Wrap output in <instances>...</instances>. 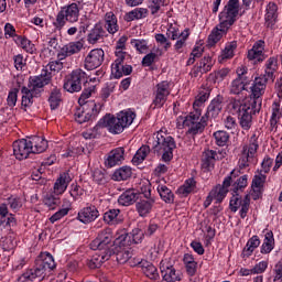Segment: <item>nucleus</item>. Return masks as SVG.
Here are the masks:
<instances>
[{
	"mask_svg": "<svg viewBox=\"0 0 282 282\" xmlns=\"http://www.w3.org/2000/svg\"><path fill=\"white\" fill-rule=\"evenodd\" d=\"M116 90V83H107L100 91V98L104 102H107V99L112 95Z\"/></svg>",
	"mask_w": 282,
	"mask_h": 282,
	"instance_id": "obj_57",
	"label": "nucleus"
},
{
	"mask_svg": "<svg viewBox=\"0 0 282 282\" xmlns=\"http://www.w3.org/2000/svg\"><path fill=\"white\" fill-rule=\"evenodd\" d=\"M192 116L195 118L193 121V128L191 129V133H193V138H195L197 134H202L207 126V121L209 119H214L206 113L200 118L202 116V109H197L192 111Z\"/></svg>",
	"mask_w": 282,
	"mask_h": 282,
	"instance_id": "obj_15",
	"label": "nucleus"
},
{
	"mask_svg": "<svg viewBox=\"0 0 282 282\" xmlns=\"http://www.w3.org/2000/svg\"><path fill=\"white\" fill-rule=\"evenodd\" d=\"M258 149H259L258 135L253 133L250 138L249 147H248V150H246V154L250 155L251 158H254V154L257 153Z\"/></svg>",
	"mask_w": 282,
	"mask_h": 282,
	"instance_id": "obj_59",
	"label": "nucleus"
},
{
	"mask_svg": "<svg viewBox=\"0 0 282 282\" xmlns=\"http://www.w3.org/2000/svg\"><path fill=\"white\" fill-rule=\"evenodd\" d=\"M89 246L93 250L108 253V256L113 257V254H116L113 229L109 227L101 229Z\"/></svg>",
	"mask_w": 282,
	"mask_h": 282,
	"instance_id": "obj_7",
	"label": "nucleus"
},
{
	"mask_svg": "<svg viewBox=\"0 0 282 282\" xmlns=\"http://www.w3.org/2000/svg\"><path fill=\"white\" fill-rule=\"evenodd\" d=\"M213 137L215 139V143L218 147H226L230 139L229 133L226 131H223V130H218V131L214 132Z\"/></svg>",
	"mask_w": 282,
	"mask_h": 282,
	"instance_id": "obj_49",
	"label": "nucleus"
},
{
	"mask_svg": "<svg viewBox=\"0 0 282 282\" xmlns=\"http://www.w3.org/2000/svg\"><path fill=\"white\" fill-rule=\"evenodd\" d=\"M156 189L162 200H164L167 204H172L174 202V194L170 188H167V186L159 185Z\"/></svg>",
	"mask_w": 282,
	"mask_h": 282,
	"instance_id": "obj_48",
	"label": "nucleus"
},
{
	"mask_svg": "<svg viewBox=\"0 0 282 282\" xmlns=\"http://www.w3.org/2000/svg\"><path fill=\"white\" fill-rule=\"evenodd\" d=\"M56 269V261L54 256L50 252H41L35 259V263L32 268H28L15 282H34L43 281L47 273Z\"/></svg>",
	"mask_w": 282,
	"mask_h": 282,
	"instance_id": "obj_2",
	"label": "nucleus"
},
{
	"mask_svg": "<svg viewBox=\"0 0 282 282\" xmlns=\"http://www.w3.org/2000/svg\"><path fill=\"white\" fill-rule=\"evenodd\" d=\"M29 143L31 145V150L33 154H41L47 150V140L43 137L33 135L29 138Z\"/></svg>",
	"mask_w": 282,
	"mask_h": 282,
	"instance_id": "obj_25",
	"label": "nucleus"
},
{
	"mask_svg": "<svg viewBox=\"0 0 282 282\" xmlns=\"http://www.w3.org/2000/svg\"><path fill=\"white\" fill-rule=\"evenodd\" d=\"M229 208L232 213H236L239 208H242V196L240 193H232V197L229 202Z\"/></svg>",
	"mask_w": 282,
	"mask_h": 282,
	"instance_id": "obj_54",
	"label": "nucleus"
},
{
	"mask_svg": "<svg viewBox=\"0 0 282 282\" xmlns=\"http://www.w3.org/2000/svg\"><path fill=\"white\" fill-rule=\"evenodd\" d=\"M196 181L194 180V177H191V178H187L185 182H184V185L180 187V193L183 194V195H188L193 192H195L196 189Z\"/></svg>",
	"mask_w": 282,
	"mask_h": 282,
	"instance_id": "obj_52",
	"label": "nucleus"
},
{
	"mask_svg": "<svg viewBox=\"0 0 282 282\" xmlns=\"http://www.w3.org/2000/svg\"><path fill=\"white\" fill-rule=\"evenodd\" d=\"M171 83L167 80H163L159 83L153 91V100L151 104V108L154 109H161L165 102L167 101L169 96L171 95Z\"/></svg>",
	"mask_w": 282,
	"mask_h": 282,
	"instance_id": "obj_9",
	"label": "nucleus"
},
{
	"mask_svg": "<svg viewBox=\"0 0 282 282\" xmlns=\"http://www.w3.org/2000/svg\"><path fill=\"white\" fill-rule=\"evenodd\" d=\"M148 14H149L148 9H145V8H137L134 10L128 12L124 15V21L126 22H132L134 20H141V19L147 18Z\"/></svg>",
	"mask_w": 282,
	"mask_h": 282,
	"instance_id": "obj_40",
	"label": "nucleus"
},
{
	"mask_svg": "<svg viewBox=\"0 0 282 282\" xmlns=\"http://www.w3.org/2000/svg\"><path fill=\"white\" fill-rule=\"evenodd\" d=\"M126 160V150L123 147L116 148L111 150L106 160L105 165L107 169L116 167L117 165H121Z\"/></svg>",
	"mask_w": 282,
	"mask_h": 282,
	"instance_id": "obj_18",
	"label": "nucleus"
},
{
	"mask_svg": "<svg viewBox=\"0 0 282 282\" xmlns=\"http://www.w3.org/2000/svg\"><path fill=\"white\" fill-rule=\"evenodd\" d=\"M84 87H85V89L83 90V93L78 99L79 105L88 102L87 99H89V97H91V94L96 93V85H89V83H88L87 86H84Z\"/></svg>",
	"mask_w": 282,
	"mask_h": 282,
	"instance_id": "obj_55",
	"label": "nucleus"
},
{
	"mask_svg": "<svg viewBox=\"0 0 282 282\" xmlns=\"http://www.w3.org/2000/svg\"><path fill=\"white\" fill-rule=\"evenodd\" d=\"M239 14V0H229L225 6L224 10L219 14V20L221 18H229L237 21Z\"/></svg>",
	"mask_w": 282,
	"mask_h": 282,
	"instance_id": "obj_22",
	"label": "nucleus"
},
{
	"mask_svg": "<svg viewBox=\"0 0 282 282\" xmlns=\"http://www.w3.org/2000/svg\"><path fill=\"white\" fill-rule=\"evenodd\" d=\"M131 45L140 53L145 54L149 46L145 40H132Z\"/></svg>",
	"mask_w": 282,
	"mask_h": 282,
	"instance_id": "obj_64",
	"label": "nucleus"
},
{
	"mask_svg": "<svg viewBox=\"0 0 282 282\" xmlns=\"http://www.w3.org/2000/svg\"><path fill=\"white\" fill-rule=\"evenodd\" d=\"M278 19V6L273 2H270L267 6V14H265V21L270 23H274Z\"/></svg>",
	"mask_w": 282,
	"mask_h": 282,
	"instance_id": "obj_51",
	"label": "nucleus"
},
{
	"mask_svg": "<svg viewBox=\"0 0 282 282\" xmlns=\"http://www.w3.org/2000/svg\"><path fill=\"white\" fill-rule=\"evenodd\" d=\"M226 156V151L225 150H219L214 151V150H205L203 152V158H202V169L205 172H210L214 166H215V162L223 160Z\"/></svg>",
	"mask_w": 282,
	"mask_h": 282,
	"instance_id": "obj_12",
	"label": "nucleus"
},
{
	"mask_svg": "<svg viewBox=\"0 0 282 282\" xmlns=\"http://www.w3.org/2000/svg\"><path fill=\"white\" fill-rule=\"evenodd\" d=\"M139 195L134 189H127L118 197V204L120 206H130L137 203Z\"/></svg>",
	"mask_w": 282,
	"mask_h": 282,
	"instance_id": "obj_32",
	"label": "nucleus"
},
{
	"mask_svg": "<svg viewBox=\"0 0 282 282\" xmlns=\"http://www.w3.org/2000/svg\"><path fill=\"white\" fill-rule=\"evenodd\" d=\"M265 181H267V175L262 173L256 174L253 176L252 183H251V196L253 200H257L261 197L262 188L264 186Z\"/></svg>",
	"mask_w": 282,
	"mask_h": 282,
	"instance_id": "obj_21",
	"label": "nucleus"
},
{
	"mask_svg": "<svg viewBox=\"0 0 282 282\" xmlns=\"http://www.w3.org/2000/svg\"><path fill=\"white\" fill-rule=\"evenodd\" d=\"M98 217H100V212L98 210V207L88 204L86 207L82 208L78 212L76 219L85 225H89L96 221Z\"/></svg>",
	"mask_w": 282,
	"mask_h": 282,
	"instance_id": "obj_16",
	"label": "nucleus"
},
{
	"mask_svg": "<svg viewBox=\"0 0 282 282\" xmlns=\"http://www.w3.org/2000/svg\"><path fill=\"white\" fill-rule=\"evenodd\" d=\"M210 93H212V87L208 85H204L199 89L198 95L195 97L193 109L194 110L202 109L204 104L209 99Z\"/></svg>",
	"mask_w": 282,
	"mask_h": 282,
	"instance_id": "obj_26",
	"label": "nucleus"
},
{
	"mask_svg": "<svg viewBox=\"0 0 282 282\" xmlns=\"http://www.w3.org/2000/svg\"><path fill=\"white\" fill-rule=\"evenodd\" d=\"M154 200L150 198L140 199L135 202V209L140 217H147L153 207Z\"/></svg>",
	"mask_w": 282,
	"mask_h": 282,
	"instance_id": "obj_34",
	"label": "nucleus"
},
{
	"mask_svg": "<svg viewBox=\"0 0 282 282\" xmlns=\"http://www.w3.org/2000/svg\"><path fill=\"white\" fill-rule=\"evenodd\" d=\"M280 119H282V107L280 106V102L274 101L272 105L271 124H276Z\"/></svg>",
	"mask_w": 282,
	"mask_h": 282,
	"instance_id": "obj_61",
	"label": "nucleus"
},
{
	"mask_svg": "<svg viewBox=\"0 0 282 282\" xmlns=\"http://www.w3.org/2000/svg\"><path fill=\"white\" fill-rule=\"evenodd\" d=\"M231 185V177H225L223 185H217L214 189L210 191L209 197H214L217 203H221L229 192Z\"/></svg>",
	"mask_w": 282,
	"mask_h": 282,
	"instance_id": "obj_20",
	"label": "nucleus"
},
{
	"mask_svg": "<svg viewBox=\"0 0 282 282\" xmlns=\"http://www.w3.org/2000/svg\"><path fill=\"white\" fill-rule=\"evenodd\" d=\"M223 107H224V97L218 95L210 101L209 106L207 107V115L216 119L221 112Z\"/></svg>",
	"mask_w": 282,
	"mask_h": 282,
	"instance_id": "obj_30",
	"label": "nucleus"
},
{
	"mask_svg": "<svg viewBox=\"0 0 282 282\" xmlns=\"http://www.w3.org/2000/svg\"><path fill=\"white\" fill-rule=\"evenodd\" d=\"M228 74H229V69L223 68V69L212 73L208 77V80L213 82L214 84L220 83L227 77Z\"/></svg>",
	"mask_w": 282,
	"mask_h": 282,
	"instance_id": "obj_53",
	"label": "nucleus"
},
{
	"mask_svg": "<svg viewBox=\"0 0 282 282\" xmlns=\"http://www.w3.org/2000/svg\"><path fill=\"white\" fill-rule=\"evenodd\" d=\"M80 107L75 111V120L78 123H85L88 121H94L98 118L100 110L102 109V105L96 104V101L90 100L88 102H84L79 105Z\"/></svg>",
	"mask_w": 282,
	"mask_h": 282,
	"instance_id": "obj_8",
	"label": "nucleus"
},
{
	"mask_svg": "<svg viewBox=\"0 0 282 282\" xmlns=\"http://www.w3.org/2000/svg\"><path fill=\"white\" fill-rule=\"evenodd\" d=\"M116 61L111 65V74L115 78L119 79L123 75L128 76L132 73L131 65H124L126 53L124 52H116Z\"/></svg>",
	"mask_w": 282,
	"mask_h": 282,
	"instance_id": "obj_10",
	"label": "nucleus"
},
{
	"mask_svg": "<svg viewBox=\"0 0 282 282\" xmlns=\"http://www.w3.org/2000/svg\"><path fill=\"white\" fill-rule=\"evenodd\" d=\"M240 171H231L230 174L226 177H231V193H238L240 194L241 192L245 191V188L248 186V178L249 176L247 174L241 175Z\"/></svg>",
	"mask_w": 282,
	"mask_h": 282,
	"instance_id": "obj_17",
	"label": "nucleus"
},
{
	"mask_svg": "<svg viewBox=\"0 0 282 282\" xmlns=\"http://www.w3.org/2000/svg\"><path fill=\"white\" fill-rule=\"evenodd\" d=\"M113 256H116V260L122 264L132 257V253L127 249L119 250L116 248V253Z\"/></svg>",
	"mask_w": 282,
	"mask_h": 282,
	"instance_id": "obj_63",
	"label": "nucleus"
},
{
	"mask_svg": "<svg viewBox=\"0 0 282 282\" xmlns=\"http://www.w3.org/2000/svg\"><path fill=\"white\" fill-rule=\"evenodd\" d=\"M132 175V169L130 166H121L117 169L112 174V180L120 182V181H127Z\"/></svg>",
	"mask_w": 282,
	"mask_h": 282,
	"instance_id": "obj_42",
	"label": "nucleus"
},
{
	"mask_svg": "<svg viewBox=\"0 0 282 282\" xmlns=\"http://www.w3.org/2000/svg\"><path fill=\"white\" fill-rule=\"evenodd\" d=\"M182 261L187 276H195L198 263L195 261L194 256L192 253H184Z\"/></svg>",
	"mask_w": 282,
	"mask_h": 282,
	"instance_id": "obj_33",
	"label": "nucleus"
},
{
	"mask_svg": "<svg viewBox=\"0 0 282 282\" xmlns=\"http://www.w3.org/2000/svg\"><path fill=\"white\" fill-rule=\"evenodd\" d=\"M111 254L105 253L102 251H97L90 259L87 261V265L90 269H98L102 267V263L111 259Z\"/></svg>",
	"mask_w": 282,
	"mask_h": 282,
	"instance_id": "obj_28",
	"label": "nucleus"
},
{
	"mask_svg": "<svg viewBox=\"0 0 282 282\" xmlns=\"http://www.w3.org/2000/svg\"><path fill=\"white\" fill-rule=\"evenodd\" d=\"M249 83H250L249 80H243L241 78H236L235 80L231 82L230 94L231 95H239L243 90L248 91Z\"/></svg>",
	"mask_w": 282,
	"mask_h": 282,
	"instance_id": "obj_41",
	"label": "nucleus"
},
{
	"mask_svg": "<svg viewBox=\"0 0 282 282\" xmlns=\"http://www.w3.org/2000/svg\"><path fill=\"white\" fill-rule=\"evenodd\" d=\"M142 226L139 225L137 228H134L129 235H130V238H131V242L132 243H141L145 234L144 231L141 229Z\"/></svg>",
	"mask_w": 282,
	"mask_h": 282,
	"instance_id": "obj_56",
	"label": "nucleus"
},
{
	"mask_svg": "<svg viewBox=\"0 0 282 282\" xmlns=\"http://www.w3.org/2000/svg\"><path fill=\"white\" fill-rule=\"evenodd\" d=\"M62 101H63V94L61 93V89L58 87H54L51 90V94L48 97V104H50L51 110L58 109V107H61Z\"/></svg>",
	"mask_w": 282,
	"mask_h": 282,
	"instance_id": "obj_37",
	"label": "nucleus"
},
{
	"mask_svg": "<svg viewBox=\"0 0 282 282\" xmlns=\"http://www.w3.org/2000/svg\"><path fill=\"white\" fill-rule=\"evenodd\" d=\"M69 75L76 82V84L82 87L83 84L84 86H87L89 84V75H87V73H85V70L80 68L74 69Z\"/></svg>",
	"mask_w": 282,
	"mask_h": 282,
	"instance_id": "obj_45",
	"label": "nucleus"
},
{
	"mask_svg": "<svg viewBox=\"0 0 282 282\" xmlns=\"http://www.w3.org/2000/svg\"><path fill=\"white\" fill-rule=\"evenodd\" d=\"M102 220L108 226H117L122 224L123 217L121 215L120 209L112 208L104 213Z\"/></svg>",
	"mask_w": 282,
	"mask_h": 282,
	"instance_id": "obj_24",
	"label": "nucleus"
},
{
	"mask_svg": "<svg viewBox=\"0 0 282 282\" xmlns=\"http://www.w3.org/2000/svg\"><path fill=\"white\" fill-rule=\"evenodd\" d=\"M264 240L262 246L260 247V252L262 254L270 253L275 246L274 235L271 230H264Z\"/></svg>",
	"mask_w": 282,
	"mask_h": 282,
	"instance_id": "obj_35",
	"label": "nucleus"
},
{
	"mask_svg": "<svg viewBox=\"0 0 282 282\" xmlns=\"http://www.w3.org/2000/svg\"><path fill=\"white\" fill-rule=\"evenodd\" d=\"M160 271L162 282H180L182 280V273L176 270L173 264L167 260H162L160 263Z\"/></svg>",
	"mask_w": 282,
	"mask_h": 282,
	"instance_id": "obj_11",
	"label": "nucleus"
},
{
	"mask_svg": "<svg viewBox=\"0 0 282 282\" xmlns=\"http://www.w3.org/2000/svg\"><path fill=\"white\" fill-rule=\"evenodd\" d=\"M100 128H107V126H105V118L100 119L93 129L83 132L82 135L86 140L98 139L100 137Z\"/></svg>",
	"mask_w": 282,
	"mask_h": 282,
	"instance_id": "obj_39",
	"label": "nucleus"
},
{
	"mask_svg": "<svg viewBox=\"0 0 282 282\" xmlns=\"http://www.w3.org/2000/svg\"><path fill=\"white\" fill-rule=\"evenodd\" d=\"M15 44L29 54L36 53V46L26 36H17Z\"/></svg>",
	"mask_w": 282,
	"mask_h": 282,
	"instance_id": "obj_43",
	"label": "nucleus"
},
{
	"mask_svg": "<svg viewBox=\"0 0 282 282\" xmlns=\"http://www.w3.org/2000/svg\"><path fill=\"white\" fill-rule=\"evenodd\" d=\"M153 138L152 150L165 163H170L173 159V151L176 142L171 135L163 134L162 131L156 132Z\"/></svg>",
	"mask_w": 282,
	"mask_h": 282,
	"instance_id": "obj_4",
	"label": "nucleus"
},
{
	"mask_svg": "<svg viewBox=\"0 0 282 282\" xmlns=\"http://www.w3.org/2000/svg\"><path fill=\"white\" fill-rule=\"evenodd\" d=\"M195 117L193 116V111L189 112L187 116H178L176 119V127L177 129L188 128L186 131V135H191L193 138V132H191L192 128H194L193 121Z\"/></svg>",
	"mask_w": 282,
	"mask_h": 282,
	"instance_id": "obj_31",
	"label": "nucleus"
},
{
	"mask_svg": "<svg viewBox=\"0 0 282 282\" xmlns=\"http://www.w3.org/2000/svg\"><path fill=\"white\" fill-rule=\"evenodd\" d=\"M275 70L264 69V75L257 77L250 87V99L242 102L239 99H232L229 105L231 115L237 116L240 127L248 131L252 127V117L260 112L262 108V96L265 91L267 84L275 79Z\"/></svg>",
	"mask_w": 282,
	"mask_h": 282,
	"instance_id": "obj_1",
	"label": "nucleus"
},
{
	"mask_svg": "<svg viewBox=\"0 0 282 282\" xmlns=\"http://www.w3.org/2000/svg\"><path fill=\"white\" fill-rule=\"evenodd\" d=\"M260 238L257 235L252 236L243 248L241 256L243 258H249L253 253V251L260 246Z\"/></svg>",
	"mask_w": 282,
	"mask_h": 282,
	"instance_id": "obj_38",
	"label": "nucleus"
},
{
	"mask_svg": "<svg viewBox=\"0 0 282 282\" xmlns=\"http://www.w3.org/2000/svg\"><path fill=\"white\" fill-rule=\"evenodd\" d=\"M107 36V31H105V28H102V24L96 23L91 31L88 34L87 41L90 44H96L100 40H105Z\"/></svg>",
	"mask_w": 282,
	"mask_h": 282,
	"instance_id": "obj_27",
	"label": "nucleus"
},
{
	"mask_svg": "<svg viewBox=\"0 0 282 282\" xmlns=\"http://www.w3.org/2000/svg\"><path fill=\"white\" fill-rule=\"evenodd\" d=\"M105 62V51L102 48L91 50L84 61V67L87 70H94L102 65Z\"/></svg>",
	"mask_w": 282,
	"mask_h": 282,
	"instance_id": "obj_13",
	"label": "nucleus"
},
{
	"mask_svg": "<svg viewBox=\"0 0 282 282\" xmlns=\"http://www.w3.org/2000/svg\"><path fill=\"white\" fill-rule=\"evenodd\" d=\"M12 148L13 154L19 161L26 160L30 158V154H34L29 139L14 141Z\"/></svg>",
	"mask_w": 282,
	"mask_h": 282,
	"instance_id": "obj_14",
	"label": "nucleus"
},
{
	"mask_svg": "<svg viewBox=\"0 0 282 282\" xmlns=\"http://www.w3.org/2000/svg\"><path fill=\"white\" fill-rule=\"evenodd\" d=\"M134 265L140 267L145 276H148V279H150L151 281H159L160 274L158 272V269L151 262L143 259H137Z\"/></svg>",
	"mask_w": 282,
	"mask_h": 282,
	"instance_id": "obj_19",
	"label": "nucleus"
},
{
	"mask_svg": "<svg viewBox=\"0 0 282 282\" xmlns=\"http://www.w3.org/2000/svg\"><path fill=\"white\" fill-rule=\"evenodd\" d=\"M132 245V239L130 234L127 231H118L116 234V239H115V248H126Z\"/></svg>",
	"mask_w": 282,
	"mask_h": 282,
	"instance_id": "obj_36",
	"label": "nucleus"
},
{
	"mask_svg": "<svg viewBox=\"0 0 282 282\" xmlns=\"http://www.w3.org/2000/svg\"><path fill=\"white\" fill-rule=\"evenodd\" d=\"M79 18H80V7H78L77 3H70L62 7L52 22L54 26V31L55 32L63 31V29L67 26V23L74 24L78 22Z\"/></svg>",
	"mask_w": 282,
	"mask_h": 282,
	"instance_id": "obj_6",
	"label": "nucleus"
},
{
	"mask_svg": "<svg viewBox=\"0 0 282 282\" xmlns=\"http://www.w3.org/2000/svg\"><path fill=\"white\" fill-rule=\"evenodd\" d=\"M223 35L225 34L218 30V26H216L208 36V45L210 47L215 46L221 40Z\"/></svg>",
	"mask_w": 282,
	"mask_h": 282,
	"instance_id": "obj_62",
	"label": "nucleus"
},
{
	"mask_svg": "<svg viewBox=\"0 0 282 282\" xmlns=\"http://www.w3.org/2000/svg\"><path fill=\"white\" fill-rule=\"evenodd\" d=\"M120 26L118 24V19L113 12H107L104 17V30H106L110 35H116Z\"/></svg>",
	"mask_w": 282,
	"mask_h": 282,
	"instance_id": "obj_23",
	"label": "nucleus"
},
{
	"mask_svg": "<svg viewBox=\"0 0 282 282\" xmlns=\"http://www.w3.org/2000/svg\"><path fill=\"white\" fill-rule=\"evenodd\" d=\"M69 75L76 82V84L82 87L83 84L84 86H87L89 84V75H87V73H85V70L80 68L74 69Z\"/></svg>",
	"mask_w": 282,
	"mask_h": 282,
	"instance_id": "obj_44",
	"label": "nucleus"
},
{
	"mask_svg": "<svg viewBox=\"0 0 282 282\" xmlns=\"http://www.w3.org/2000/svg\"><path fill=\"white\" fill-rule=\"evenodd\" d=\"M165 6V0H148V9L152 15H156L159 12L163 13L162 8Z\"/></svg>",
	"mask_w": 282,
	"mask_h": 282,
	"instance_id": "obj_50",
	"label": "nucleus"
},
{
	"mask_svg": "<svg viewBox=\"0 0 282 282\" xmlns=\"http://www.w3.org/2000/svg\"><path fill=\"white\" fill-rule=\"evenodd\" d=\"M52 72H47V69H42L41 74L37 76H31L29 78L28 87H22V107L28 108L32 104H34V97H41V93H43V88L52 83Z\"/></svg>",
	"mask_w": 282,
	"mask_h": 282,
	"instance_id": "obj_3",
	"label": "nucleus"
},
{
	"mask_svg": "<svg viewBox=\"0 0 282 282\" xmlns=\"http://www.w3.org/2000/svg\"><path fill=\"white\" fill-rule=\"evenodd\" d=\"M63 87L67 93H70V94L78 93V91L83 90V86L77 85V83L72 78V76L69 74L64 78Z\"/></svg>",
	"mask_w": 282,
	"mask_h": 282,
	"instance_id": "obj_47",
	"label": "nucleus"
},
{
	"mask_svg": "<svg viewBox=\"0 0 282 282\" xmlns=\"http://www.w3.org/2000/svg\"><path fill=\"white\" fill-rule=\"evenodd\" d=\"M43 202L50 209H54L58 204H61V197L50 193L45 195Z\"/></svg>",
	"mask_w": 282,
	"mask_h": 282,
	"instance_id": "obj_60",
	"label": "nucleus"
},
{
	"mask_svg": "<svg viewBox=\"0 0 282 282\" xmlns=\"http://www.w3.org/2000/svg\"><path fill=\"white\" fill-rule=\"evenodd\" d=\"M70 182L72 175H69V172L62 173L54 184V193L57 195L65 193Z\"/></svg>",
	"mask_w": 282,
	"mask_h": 282,
	"instance_id": "obj_29",
	"label": "nucleus"
},
{
	"mask_svg": "<svg viewBox=\"0 0 282 282\" xmlns=\"http://www.w3.org/2000/svg\"><path fill=\"white\" fill-rule=\"evenodd\" d=\"M137 117L135 112L128 109L122 110L117 113L116 117L106 116L104 117V126L108 129V131L112 134H120L124 129L129 128L134 118Z\"/></svg>",
	"mask_w": 282,
	"mask_h": 282,
	"instance_id": "obj_5",
	"label": "nucleus"
},
{
	"mask_svg": "<svg viewBox=\"0 0 282 282\" xmlns=\"http://www.w3.org/2000/svg\"><path fill=\"white\" fill-rule=\"evenodd\" d=\"M150 153V147L149 145H142L134 156L132 158L131 162L133 165L138 166L140 165L147 158V155Z\"/></svg>",
	"mask_w": 282,
	"mask_h": 282,
	"instance_id": "obj_46",
	"label": "nucleus"
},
{
	"mask_svg": "<svg viewBox=\"0 0 282 282\" xmlns=\"http://www.w3.org/2000/svg\"><path fill=\"white\" fill-rule=\"evenodd\" d=\"M215 62L213 61L212 56H204L199 63H197V66L203 69V73H208L212 70Z\"/></svg>",
	"mask_w": 282,
	"mask_h": 282,
	"instance_id": "obj_58",
	"label": "nucleus"
}]
</instances>
